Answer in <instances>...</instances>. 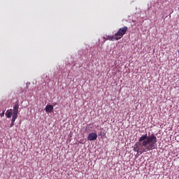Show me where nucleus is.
<instances>
[{
  "label": "nucleus",
  "mask_w": 179,
  "mask_h": 179,
  "mask_svg": "<svg viewBox=\"0 0 179 179\" xmlns=\"http://www.w3.org/2000/svg\"><path fill=\"white\" fill-rule=\"evenodd\" d=\"M157 148V137L154 134L149 135L143 134L138 139V142L136 143L134 147V152L137 153H144V152H149L155 150Z\"/></svg>",
  "instance_id": "obj_1"
},
{
  "label": "nucleus",
  "mask_w": 179,
  "mask_h": 179,
  "mask_svg": "<svg viewBox=\"0 0 179 179\" xmlns=\"http://www.w3.org/2000/svg\"><path fill=\"white\" fill-rule=\"evenodd\" d=\"M127 31H128V27H123L118 29L117 32L115 34L117 39L121 40L125 34H127Z\"/></svg>",
  "instance_id": "obj_2"
},
{
  "label": "nucleus",
  "mask_w": 179,
  "mask_h": 179,
  "mask_svg": "<svg viewBox=\"0 0 179 179\" xmlns=\"http://www.w3.org/2000/svg\"><path fill=\"white\" fill-rule=\"evenodd\" d=\"M19 113V103H15L13 106V117L17 118V114Z\"/></svg>",
  "instance_id": "obj_3"
},
{
  "label": "nucleus",
  "mask_w": 179,
  "mask_h": 179,
  "mask_svg": "<svg viewBox=\"0 0 179 179\" xmlns=\"http://www.w3.org/2000/svg\"><path fill=\"white\" fill-rule=\"evenodd\" d=\"M97 139V134L91 133L87 136V141H96Z\"/></svg>",
  "instance_id": "obj_4"
},
{
  "label": "nucleus",
  "mask_w": 179,
  "mask_h": 179,
  "mask_svg": "<svg viewBox=\"0 0 179 179\" xmlns=\"http://www.w3.org/2000/svg\"><path fill=\"white\" fill-rule=\"evenodd\" d=\"M104 38L105 40H109V41H118V39H117V36H115V34L114 36L108 35Z\"/></svg>",
  "instance_id": "obj_5"
},
{
  "label": "nucleus",
  "mask_w": 179,
  "mask_h": 179,
  "mask_svg": "<svg viewBox=\"0 0 179 179\" xmlns=\"http://www.w3.org/2000/svg\"><path fill=\"white\" fill-rule=\"evenodd\" d=\"M12 115H13V110L10 109L6 112V116L7 118H11Z\"/></svg>",
  "instance_id": "obj_6"
},
{
  "label": "nucleus",
  "mask_w": 179,
  "mask_h": 179,
  "mask_svg": "<svg viewBox=\"0 0 179 179\" xmlns=\"http://www.w3.org/2000/svg\"><path fill=\"white\" fill-rule=\"evenodd\" d=\"M54 110V106L52 105H47L45 107L46 113H51Z\"/></svg>",
  "instance_id": "obj_7"
},
{
  "label": "nucleus",
  "mask_w": 179,
  "mask_h": 179,
  "mask_svg": "<svg viewBox=\"0 0 179 179\" xmlns=\"http://www.w3.org/2000/svg\"><path fill=\"white\" fill-rule=\"evenodd\" d=\"M17 117H13L11 119V124L10 125V128H12L15 125V121H16Z\"/></svg>",
  "instance_id": "obj_8"
},
{
  "label": "nucleus",
  "mask_w": 179,
  "mask_h": 179,
  "mask_svg": "<svg viewBox=\"0 0 179 179\" xmlns=\"http://www.w3.org/2000/svg\"><path fill=\"white\" fill-rule=\"evenodd\" d=\"M5 115V110L3 111L1 114H0V116L1 117H3Z\"/></svg>",
  "instance_id": "obj_9"
}]
</instances>
